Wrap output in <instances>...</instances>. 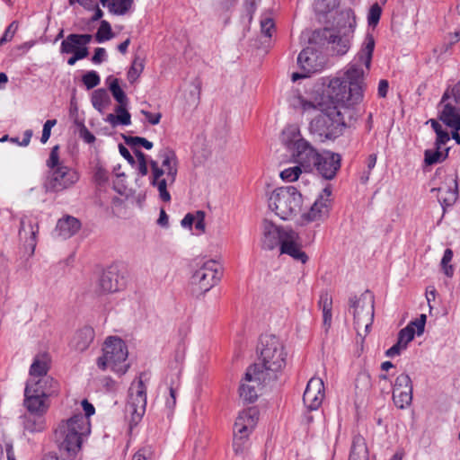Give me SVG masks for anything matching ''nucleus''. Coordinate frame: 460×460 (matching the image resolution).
Returning <instances> with one entry per match:
<instances>
[{
	"label": "nucleus",
	"instance_id": "nucleus-1",
	"mask_svg": "<svg viewBox=\"0 0 460 460\" xmlns=\"http://www.w3.org/2000/svg\"><path fill=\"white\" fill-rule=\"evenodd\" d=\"M281 144L289 153L292 161L298 165L283 170L280 178L286 181H296L303 170L311 172L316 166V149L305 140L296 125H288L280 135Z\"/></svg>",
	"mask_w": 460,
	"mask_h": 460
},
{
	"label": "nucleus",
	"instance_id": "nucleus-2",
	"mask_svg": "<svg viewBox=\"0 0 460 460\" xmlns=\"http://www.w3.org/2000/svg\"><path fill=\"white\" fill-rule=\"evenodd\" d=\"M260 358L262 364L251 365L244 376L245 382L257 385L267 381L275 380L277 373L286 366L287 352L282 341L273 334H264L260 339Z\"/></svg>",
	"mask_w": 460,
	"mask_h": 460
},
{
	"label": "nucleus",
	"instance_id": "nucleus-3",
	"mask_svg": "<svg viewBox=\"0 0 460 460\" xmlns=\"http://www.w3.org/2000/svg\"><path fill=\"white\" fill-rule=\"evenodd\" d=\"M321 80V84L325 89V94H329V93L334 94L349 109H354L355 106L362 102L366 89L362 68L352 66L345 73V79L323 77Z\"/></svg>",
	"mask_w": 460,
	"mask_h": 460
},
{
	"label": "nucleus",
	"instance_id": "nucleus-4",
	"mask_svg": "<svg viewBox=\"0 0 460 460\" xmlns=\"http://www.w3.org/2000/svg\"><path fill=\"white\" fill-rule=\"evenodd\" d=\"M279 246L281 254H288L294 260L305 263L308 257L301 250L298 234L289 226H279L272 221L262 222L261 247L271 251Z\"/></svg>",
	"mask_w": 460,
	"mask_h": 460
},
{
	"label": "nucleus",
	"instance_id": "nucleus-5",
	"mask_svg": "<svg viewBox=\"0 0 460 460\" xmlns=\"http://www.w3.org/2000/svg\"><path fill=\"white\" fill-rule=\"evenodd\" d=\"M318 97V135L325 139L334 140L341 136L347 128L341 108H349L334 94H325L323 87Z\"/></svg>",
	"mask_w": 460,
	"mask_h": 460
},
{
	"label": "nucleus",
	"instance_id": "nucleus-6",
	"mask_svg": "<svg viewBox=\"0 0 460 460\" xmlns=\"http://www.w3.org/2000/svg\"><path fill=\"white\" fill-rule=\"evenodd\" d=\"M302 194L294 186L275 189L269 198V208L283 220L293 218L302 207Z\"/></svg>",
	"mask_w": 460,
	"mask_h": 460
},
{
	"label": "nucleus",
	"instance_id": "nucleus-7",
	"mask_svg": "<svg viewBox=\"0 0 460 460\" xmlns=\"http://www.w3.org/2000/svg\"><path fill=\"white\" fill-rule=\"evenodd\" d=\"M103 355L97 359V366L102 370L108 367L116 373L124 375L129 365L126 364L128 358V348L122 339L119 337H109L102 349Z\"/></svg>",
	"mask_w": 460,
	"mask_h": 460
},
{
	"label": "nucleus",
	"instance_id": "nucleus-8",
	"mask_svg": "<svg viewBox=\"0 0 460 460\" xmlns=\"http://www.w3.org/2000/svg\"><path fill=\"white\" fill-rule=\"evenodd\" d=\"M300 40L304 44H308V46L304 48L297 57V65L302 72L292 74L291 79L293 82L308 78L316 72V31H303Z\"/></svg>",
	"mask_w": 460,
	"mask_h": 460
},
{
	"label": "nucleus",
	"instance_id": "nucleus-9",
	"mask_svg": "<svg viewBox=\"0 0 460 460\" xmlns=\"http://www.w3.org/2000/svg\"><path fill=\"white\" fill-rule=\"evenodd\" d=\"M222 276L219 264L215 261H208L198 269L190 278V290L193 296H199L209 291Z\"/></svg>",
	"mask_w": 460,
	"mask_h": 460
},
{
	"label": "nucleus",
	"instance_id": "nucleus-10",
	"mask_svg": "<svg viewBox=\"0 0 460 460\" xmlns=\"http://www.w3.org/2000/svg\"><path fill=\"white\" fill-rule=\"evenodd\" d=\"M353 32L354 25L349 22L348 26L318 30V39L323 42V45H331L332 50L335 55L343 56L350 48V40Z\"/></svg>",
	"mask_w": 460,
	"mask_h": 460
},
{
	"label": "nucleus",
	"instance_id": "nucleus-11",
	"mask_svg": "<svg viewBox=\"0 0 460 460\" xmlns=\"http://www.w3.org/2000/svg\"><path fill=\"white\" fill-rule=\"evenodd\" d=\"M259 411L255 407H250L243 411L234 425L233 447L236 455L243 454L245 449L249 434L256 426Z\"/></svg>",
	"mask_w": 460,
	"mask_h": 460
},
{
	"label": "nucleus",
	"instance_id": "nucleus-12",
	"mask_svg": "<svg viewBox=\"0 0 460 460\" xmlns=\"http://www.w3.org/2000/svg\"><path fill=\"white\" fill-rule=\"evenodd\" d=\"M349 305L353 309L354 327L358 329L364 324L366 332H368L374 317V296L367 290L359 297H349ZM358 335L359 332H358Z\"/></svg>",
	"mask_w": 460,
	"mask_h": 460
},
{
	"label": "nucleus",
	"instance_id": "nucleus-13",
	"mask_svg": "<svg viewBox=\"0 0 460 460\" xmlns=\"http://www.w3.org/2000/svg\"><path fill=\"white\" fill-rule=\"evenodd\" d=\"M128 402L126 406V411L130 413V429L142 419L146 407V386L141 376L135 380L128 389Z\"/></svg>",
	"mask_w": 460,
	"mask_h": 460
},
{
	"label": "nucleus",
	"instance_id": "nucleus-14",
	"mask_svg": "<svg viewBox=\"0 0 460 460\" xmlns=\"http://www.w3.org/2000/svg\"><path fill=\"white\" fill-rule=\"evenodd\" d=\"M79 179L78 173L65 165L49 171L43 187L47 192H59L73 186Z\"/></svg>",
	"mask_w": 460,
	"mask_h": 460
},
{
	"label": "nucleus",
	"instance_id": "nucleus-15",
	"mask_svg": "<svg viewBox=\"0 0 460 460\" xmlns=\"http://www.w3.org/2000/svg\"><path fill=\"white\" fill-rule=\"evenodd\" d=\"M442 177H445V181L442 182L443 185L438 188H432L431 192L445 191V195L438 196V199L445 211L447 207L453 206L458 199V177L456 172L447 175L446 174V170L443 167H438L435 172L434 181L438 178L441 179Z\"/></svg>",
	"mask_w": 460,
	"mask_h": 460
},
{
	"label": "nucleus",
	"instance_id": "nucleus-16",
	"mask_svg": "<svg viewBox=\"0 0 460 460\" xmlns=\"http://www.w3.org/2000/svg\"><path fill=\"white\" fill-rule=\"evenodd\" d=\"M341 164V156L329 150L318 152V174L324 180H332Z\"/></svg>",
	"mask_w": 460,
	"mask_h": 460
},
{
	"label": "nucleus",
	"instance_id": "nucleus-17",
	"mask_svg": "<svg viewBox=\"0 0 460 460\" xmlns=\"http://www.w3.org/2000/svg\"><path fill=\"white\" fill-rule=\"evenodd\" d=\"M149 165L152 172L150 184L157 188L159 191V198L163 201L169 202L171 200V195L167 190V186H171L174 182H171V180H169L168 176L165 175V171L160 167L157 161L150 160Z\"/></svg>",
	"mask_w": 460,
	"mask_h": 460
},
{
	"label": "nucleus",
	"instance_id": "nucleus-18",
	"mask_svg": "<svg viewBox=\"0 0 460 460\" xmlns=\"http://www.w3.org/2000/svg\"><path fill=\"white\" fill-rule=\"evenodd\" d=\"M126 285L125 278L120 275L117 266L112 265L103 270L99 286L103 292L112 293L123 288Z\"/></svg>",
	"mask_w": 460,
	"mask_h": 460
},
{
	"label": "nucleus",
	"instance_id": "nucleus-19",
	"mask_svg": "<svg viewBox=\"0 0 460 460\" xmlns=\"http://www.w3.org/2000/svg\"><path fill=\"white\" fill-rule=\"evenodd\" d=\"M26 386H31V392L40 394L41 396L48 398L57 395L59 391L58 382L50 376H45L37 380L35 378L30 379L26 383Z\"/></svg>",
	"mask_w": 460,
	"mask_h": 460
},
{
	"label": "nucleus",
	"instance_id": "nucleus-20",
	"mask_svg": "<svg viewBox=\"0 0 460 460\" xmlns=\"http://www.w3.org/2000/svg\"><path fill=\"white\" fill-rule=\"evenodd\" d=\"M47 398L46 396H41L40 394L31 392V386H25L24 406L30 413L43 415L49 408V404L46 401Z\"/></svg>",
	"mask_w": 460,
	"mask_h": 460
},
{
	"label": "nucleus",
	"instance_id": "nucleus-21",
	"mask_svg": "<svg viewBox=\"0 0 460 460\" xmlns=\"http://www.w3.org/2000/svg\"><path fill=\"white\" fill-rule=\"evenodd\" d=\"M158 158L162 160L161 168L165 171L171 182H175L178 172V159L174 150L170 147H164L158 153Z\"/></svg>",
	"mask_w": 460,
	"mask_h": 460
},
{
	"label": "nucleus",
	"instance_id": "nucleus-22",
	"mask_svg": "<svg viewBox=\"0 0 460 460\" xmlns=\"http://www.w3.org/2000/svg\"><path fill=\"white\" fill-rule=\"evenodd\" d=\"M442 111L438 119L448 128L460 130V108L453 105L451 102H446L441 104Z\"/></svg>",
	"mask_w": 460,
	"mask_h": 460
},
{
	"label": "nucleus",
	"instance_id": "nucleus-23",
	"mask_svg": "<svg viewBox=\"0 0 460 460\" xmlns=\"http://www.w3.org/2000/svg\"><path fill=\"white\" fill-rule=\"evenodd\" d=\"M318 308L322 309V328L323 334L327 338L332 323V298L328 293H323L318 301Z\"/></svg>",
	"mask_w": 460,
	"mask_h": 460
},
{
	"label": "nucleus",
	"instance_id": "nucleus-24",
	"mask_svg": "<svg viewBox=\"0 0 460 460\" xmlns=\"http://www.w3.org/2000/svg\"><path fill=\"white\" fill-rule=\"evenodd\" d=\"M80 228L81 222L72 216H66L58 219L56 226L58 234L63 239H67L75 235Z\"/></svg>",
	"mask_w": 460,
	"mask_h": 460
},
{
	"label": "nucleus",
	"instance_id": "nucleus-25",
	"mask_svg": "<svg viewBox=\"0 0 460 460\" xmlns=\"http://www.w3.org/2000/svg\"><path fill=\"white\" fill-rule=\"evenodd\" d=\"M50 367V357L48 353L36 355L30 367V376L31 379H36L49 376Z\"/></svg>",
	"mask_w": 460,
	"mask_h": 460
},
{
	"label": "nucleus",
	"instance_id": "nucleus-26",
	"mask_svg": "<svg viewBox=\"0 0 460 460\" xmlns=\"http://www.w3.org/2000/svg\"><path fill=\"white\" fill-rule=\"evenodd\" d=\"M349 460H368V449L366 440L359 434L353 437Z\"/></svg>",
	"mask_w": 460,
	"mask_h": 460
},
{
	"label": "nucleus",
	"instance_id": "nucleus-27",
	"mask_svg": "<svg viewBox=\"0 0 460 460\" xmlns=\"http://www.w3.org/2000/svg\"><path fill=\"white\" fill-rule=\"evenodd\" d=\"M332 195V186L327 184L322 193L318 196V221L324 220L329 217V212L332 207V199L330 198Z\"/></svg>",
	"mask_w": 460,
	"mask_h": 460
},
{
	"label": "nucleus",
	"instance_id": "nucleus-28",
	"mask_svg": "<svg viewBox=\"0 0 460 460\" xmlns=\"http://www.w3.org/2000/svg\"><path fill=\"white\" fill-rule=\"evenodd\" d=\"M94 331L89 326L80 329L75 336V347L77 350H85L93 342Z\"/></svg>",
	"mask_w": 460,
	"mask_h": 460
},
{
	"label": "nucleus",
	"instance_id": "nucleus-29",
	"mask_svg": "<svg viewBox=\"0 0 460 460\" xmlns=\"http://www.w3.org/2000/svg\"><path fill=\"white\" fill-rule=\"evenodd\" d=\"M128 105H118L115 108V114L110 113L106 118V121L113 127L117 125L128 126L131 123V115L127 110Z\"/></svg>",
	"mask_w": 460,
	"mask_h": 460
},
{
	"label": "nucleus",
	"instance_id": "nucleus-30",
	"mask_svg": "<svg viewBox=\"0 0 460 460\" xmlns=\"http://www.w3.org/2000/svg\"><path fill=\"white\" fill-rule=\"evenodd\" d=\"M61 54H74L84 59L89 56V49L86 46L76 45L69 40V35L62 40L60 45Z\"/></svg>",
	"mask_w": 460,
	"mask_h": 460
},
{
	"label": "nucleus",
	"instance_id": "nucleus-31",
	"mask_svg": "<svg viewBox=\"0 0 460 460\" xmlns=\"http://www.w3.org/2000/svg\"><path fill=\"white\" fill-rule=\"evenodd\" d=\"M450 148L447 147L444 151L441 149H438V146H435V149H427L424 152V163L426 165H433L438 163L444 162L448 157Z\"/></svg>",
	"mask_w": 460,
	"mask_h": 460
},
{
	"label": "nucleus",
	"instance_id": "nucleus-32",
	"mask_svg": "<svg viewBox=\"0 0 460 460\" xmlns=\"http://www.w3.org/2000/svg\"><path fill=\"white\" fill-rule=\"evenodd\" d=\"M91 102L93 107L99 112L111 103V97L104 88H99L92 93Z\"/></svg>",
	"mask_w": 460,
	"mask_h": 460
},
{
	"label": "nucleus",
	"instance_id": "nucleus-33",
	"mask_svg": "<svg viewBox=\"0 0 460 460\" xmlns=\"http://www.w3.org/2000/svg\"><path fill=\"white\" fill-rule=\"evenodd\" d=\"M374 49H375L374 36L370 33H367L366 35L363 47L360 50V59H363V62L367 68L370 67Z\"/></svg>",
	"mask_w": 460,
	"mask_h": 460
},
{
	"label": "nucleus",
	"instance_id": "nucleus-34",
	"mask_svg": "<svg viewBox=\"0 0 460 460\" xmlns=\"http://www.w3.org/2000/svg\"><path fill=\"white\" fill-rule=\"evenodd\" d=\"M24 429L31 433L40 432L44 429L42 414H31L24 417Z\"/></svg>",
	"mask_w": 460,
	"mask_h": 460
},
{
	"label": "nucleus",
	"instance_id": "nucleus-35",
	"mask_svg": "<svg viewBox=\"0 0 460 460\" xmlns=\"http://www.w3.org/2000/svg\"><path fill=\"white\" fill-rule=\"evenodd\" d=\"M109 83V90L111 93L113 98L119 102V105H128V99L125 92L119 86V79L109 76L107 78Z\"/></svg>",
	"mask_w": 460,
	"mask_h": 460
},
{
	"label": "nucleus",
	"instance_id": "nucleus-36",
	"mask_svg": "<svg viewBox=\"0 0 460 460\" xmlns=\"http://www.w3.org/2000/svg\"><path fill=\"white\" fill-rule=\"evenodd\" d=\"M133 4L134 0H111L109 12L114 15H125Z\"/></svg>",
	"mask_w": 460,
	"mask_h": 460
},
{
	"label": "nucleus",
	"instance_id": "nucleus-37",
	"mask_svg": "<svg viewBox=\"0 0 460 460\" xmlns=\"http://www.w3.org/2000/svg\"><path fill=\"white\" fill-rule=\"evenodd\" d=\"M393 401L395 406L399 409H405L411 404L412 402V390H402L393 392Z\"/></svg>",
	"mask_w": 460,
	"mask_h": 460
},
{
	"label": "nucleus",
	"instance_id": "nucleus-38",
	"mask_svg": "<svg viewBox=\"0 0 460 460\" xmlns=\"http://www.w3.org/2000/svg\"><path fill=\"white\" fill-rule=\"evenodd\" d=\"M314 381V376L311 377L307 383L305 390L303 394V402L309 412L316 410V392L312 390V385Z\"/></svg>",
	"mask_w": 460,
	"mask_h": 460
},
{
	"label": "nucleus",
	"instance_id": "nucleus-39",
	"mask_svg": "<svg viewBox=\"0 0 460 460\" xmlns=\"http://www.w3.org/2000/svg\"><path fill=\"white\" fill-rule=\"evenodd\" d=\"M114 37L111 25L106 20H102L97 32L94 34V39L98 43L104 42Z\"/></svg>",
	"mask_w": 460,
	"mask_h": 460
},
{
	"label": "nucleus",
	"instance_id": "nucleus-40",
	"mask_svg": "<svg viewBox=\"0 0 460 460\" xmlns=\"http://www.w3.org/2000/svg\"><path fill=\"white\" fill-rule=\"evenodd\" d=\"M126 145L130 146L131 148H137L138 146H143L144 148L149 150L153 147V143L142 137H131L125 134L121 135Z\"/></svg>",
	"mask_w": 460,
	"mask_h": 460
},
{
	"label": "nucleus",
	"instance_id": "nucleus-41",
	"mask_svg": "<svg viewBox=\"0 0 460 460\" xmlns=\"http://www.w3.org/2000/svg\"><path fill=\"white\" fill-rule=\"evenodd\" d=\"M239 394L241 399L248 403L255 402L258 397L255 385H246L243 383L239 387Z\"/></svg>",
	"mask_w": 460,
	"mask_h": 460
},
{
	"label": "nucleus",
	"instance_id": "nucleus-42",
	"mask_svg": "<svg viewBox=\"0 0 460 460\" xmlns=\"http://www.w3.org/2000/svg\"><path fill=\"white\" fill-rule=\"evenodd\" d=\"M453 255H454L453 251L450 248H447L444 252V254H443V257H442V260L440 262L441 270L448 278H452L454 275V271H455L454 266L452 264H450V262L453 259Z\"/></svg>",
	"mask_w": 460,
	"mask_h": 460
},
{
	"label": "nucleus",
	"instance_id": "nucleus-43",
	"mask_svg": "<svg viewBox=\"0 0 460 460\" xmlns=\"http://www.w3.org/2000/svg\"><path fill=\"white\" fill-rule=\"evenodd\" d=\"M144 69V61L139 57H136L131 64V66L129 67L128 71V81L133 84L137 81V79L141 75L142 71Z\"/></svg>",
	"mask_w": 460,
	"mask_h": 460
},
{
	"label": "nucleus",
	"instance_id": "nucleus-44",
	"mask_svg": "<svg viewBox=\"0 0 460 460\" xmlns=\"http://www.w3.org/2000/svg\"><path fill=\"white\" fill-rule=\"evenodd\" d=\"M82 82L85 87L90 90L100 84L101 77L96 71L91 70L83 75Z\"/></svg>",
	"mask_w": 460,
	"mask_h": 460
},
{
	"label": "nucleus",
	"instance_id": "nucleus-45",
	"mask_svg": "<svg viewBox=\"0 0 460 460\" xmlns=\"http://www.w3.org/2000/svg\"><path fill=\"white\" fill-rule=\"evenodd\" d=\"M402 390H412V382L407 374L399 375L394 381V391L398 393V391Z\"/></svg>",
	"mask_w": 460,
	"mask_h": 460
},
{
	"label": "nucleus",
	"instance_id": "nucleus-46",
	"mask_svg": "<svg viewBox=\"0 0 460 460\" xmlns=\"http://www.w3.org/2000/svg\"><path fill=\"white\" fill-rule=\"evenodd\" d=\"M58 151H59L58 146H55L51 148L49 157L46 162L49 171L55 170L56 168L59 167V166H65V164L62 162H60Z\"/></svg>",
	"mask_w": 460,
	"mask_h": 460
},
{
	"label": "nucleus",
	"instance_id": "nucleus-47",
	"mask_svg": "<svg viewBox=\"0 0 460 460\" xmlns=\"http://www.w3.org/2000/svg\"><path fill=\"white\" fill-rule=\"evenodd\" d=\"M93 180L98 186H104L109 181L108 171L99 164L94 167Z\"/></svg>",
	"mask_w": 460,
	"mask_h": 460
},
{
	"label": "nucleus",
	"instance_id": "nucleus-48",
	"mask_svg": "<svg viewBox=\"0 0 460 460\" xmlns=\"http://www.w3.org/2000/svg\"><path fill=\"white\" fill-rule=\"evenodd\" d=\"M382 14V8L377 4L375 3L371 5L368 13H367V23L369 26H376L380 21Z\"/></svg>",
	"mask_w": 460,
	"mask_h": 460
},
{
	"label": "nucleus",
	"instance_id": "nucleus-49",
	"mask_svg": "<svg viewBox=\"0 0 460 460\" xmlns=\"http://www.w3.org/2000/svg\"><path fill=\"white\" fill-rule=\"evenodd\" d=\"M415 336V330L410 327H404L400 330L397 340L399 343H402L407 348L409 342H411Z\"/></svg>",
	"mask_w": 460,
	"mask_h": 460
},
{
	"label": "nucleus",
	"instance_id": "nucleus-50",
	"mask_svg": "<svg viewBox=\"0 0 460 460\" xmlns=\"http://www.w3.org/2000/svg\"><path fill=\"white\" fill-rule=\"evenodd\" d=\"M19 23L17 21H13L5 29L3 36L0 38V44H5L11 41L18 30Z\"/></svg>",
	"mask_w": 460,
	"mask_h": 460
},
{
	"label": "nucleus",
	"instance_id": "nucleus-51",
	"mask_svg": "<svg viewBox=\"0 0 460 460\" xmlns=\"http://www.w3.org/2000/svg\"><path fill=\"white\" fill-rule=\"evenodd\" d=\"M93 35L84 33V34H78V33H71L69 34V40L76 45H83L86 46L92 41Z\"/></svg>",
	"mask_w": 460,
	"mask_h": 460
},
{
	"label": "nucleus",
	"instance_id": "nucleus-52",
	"mask_svg": "<svg viewBox=\"0 0 460 460\" xmlns=\"http://www.w3.org/2000/svg\"><path fill=\"white\" fill-rule=\"evenodd\" d=\"M426 320V314H422L419 318L410 322L406 327L416 329L415 333L420 336L424 332Z\"/></svg>",
	"mask_w": 460,
	"mask_h": 460
},
{
	"label": "nucleus",
	"instance_id": "nucleus-53",
	"mask_svg": "<svg viewBox=\"0 0 460 460\" xmlns=\"http://www.w3.org/2000/svg\"><path fill=\"white\" fill-rule=\"evenodd\" d=\"M261 33L270 38L272 36V32L275 31V24L271 18L266 17L261 21Z\"/></svg>",
	"mask_w": 460,
	"mask_h": 460
},
{
	"label": "nucleus",
	"instance_id": "nucleus-54",
	"mask_svg": "<svg viewBox=\"0 0 460 460\" xmlns=\"http://www.w3.org/2000/svg\"><path fill=\"white\" fill-rule=\"evenodd\" d=\"M236 2L237 0H214V6L218 12H227Z\"/></svg>",
	"mask_w": 460,
	"mask_h": 460
},
{
	"label": "nucleus",
	"instance_id": "nucleus-55",
	"mask_svg": "<svg viewBox=\"0 0 460 460\" xmlns=\"http://www.w3.org/2000/svg\"><path fill=\"white\" fill-rule=\"evenodd\" d=\"M57 124V119H48L42 129V135L40 137L41 143L45 144L50 137L51 128Z\"/></svg>",
	"mask_w": 460,
	"mask_h": 460
},
{
	"label": "nucleus",
	"instance_id": "nucleus-56",
	"mask_svg": "<svg viewBox=\"0 0 460 460\" xmlns=\"http://www.w3.org/2000/svg\"><path fill=\"white\" fill-rule=\"evenodd\" d=\"M450 140V136L448 132L445 129L437 134V138L435 142V146H438V149H441L444 145H446Z\"/></svg>",
	"mask_w": 460,
	"mask_h": 460
},
{
	"label": "nucleus",
	"instance_id": "nucleus-57",
	"mask_svg": "<svg viewBox=\"0 0 460 460\" xmlns=\"http://www.w3.org/2000/svg\"><path fill=\"white\" fill-rule=\"evenodd\" d=\"M301 107L304 111L316 109V97L313 96L310 100L305 99L303 96H299Z\"/></svg>",
	"mask_w": 460,
	"mask_h": 460
},
{
	"label": "nucleus",
	"instance_id": "nucleus-58",
	"mask_svg": "<svg viewBox=\"0 0 460 460\" xmlns=\"http://www.w3.org/2000/svg\"><path fill=\"white\" fill-rule=\"evenodd\" d=\"M28 226L30 228L31 236L26 242H27V244L31 247V250L33 252L35 245H36L35 239H36V234L39 232V227L37 225L34 226L31 222L28 223Z\"/></svg>",
	"mask_w": 460,
	"mask_h": 460
},
{
	"label": "nucleus",
	"instance_id": "nucleus-59",
	"mask_svg": "<svg viewBox=\"0 0 460 460\" xmlns=\"http://www.w3.org/2000/svg\"><path fill=\"white\" fill-rule=\"evenodd\" d=\"M196 219L194 221L195 228L201 232L205 231V212L202 210H198L194 215Z\"/></svg>",
	"mask_w": 460,
	"mask_h": 460
},
{
	"label": "nucleus",
	"instance_id": "nucleus-60",
	"mask_svg": "<svg viewBox=\"0 0 460 460\" xmlns=\"http://www.w3.org/2000/svg\"><path fill=\"white\" fill-rule=\"evenodd\" d=\"M406 347L402 343H399V341L397 340L396 343L394 344L390 349H388L385 351V356L389 358H393L394 356H397L401 353L402 349H405Z\"/></svg>",
	"mask_w": 460,
	"mask_h": 460
},
{
	"label": "nucleus",
	"instance_id": "nucleus-61",
	"mask_svg": "<svg viewBox=\"0 0 460 460\" xmlns=\"http://www.w3.org/2000/svg\"><path fill=\"white\" fill-rule=\"evenodd\" d=\"M106 50L103 48H96L91 60L94 64H101L105 60Z\"/></svg>",
	"mask_w": 460,
	"mask_h": 460
},
{
	"label": "nucleus",
	"instance_id": "nucleus-62",
	"mask_svg": "<svg viewBox=\"0 0 460 460\" xmlns=\"http://www.w3.org/2000/svg\"><path fill=\"white\" fill-rule=\"evenodd\" d=\"M389 89V83L385 79H381L378 83L377 94L379 98H385Z\"/></svg>",
	"mask_w": 460,
	"mask_h": 460
},
{
	"label": "nucleus",
	"instance_id": "nucleus-63",
	"mask_svg": "<svg viewBox=\"0 0 460 460\" xmlns=\"http://www.w3.org/2000/svg\"><path fill=\"white\" fill-rule=\"evenodd\" d=\"M142 113L145 115L148 122L152 125H157L162 118L161 113H152L146 111H142Z\"/></svg>",
	"mask_w": 460,
	"mask_h": 460
},
{
	"label": "nucleus",
	"instance_id": "nucleus-64",
	"mask_svg": "<svg viewBox=\"0 0 460 460\" xmlns=\"http://www.w3.org/2000/svg\"><path fill=\"white\" fill-rule=\"evenodd\" d=\"M81 137L88 144H92L95 141V137L93 133H91L88 128L83 125L80 129Z\"/></svg>",
	"mask_w": 460,
	"mask_h": 460
}]
</instances>
